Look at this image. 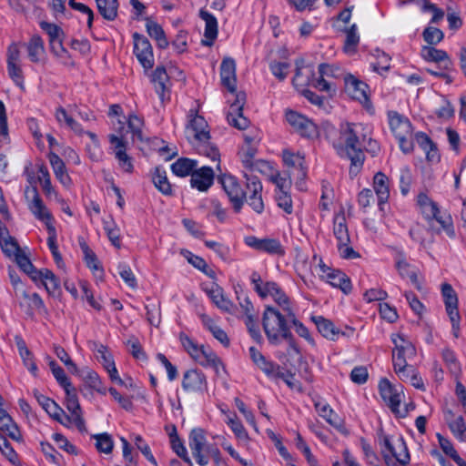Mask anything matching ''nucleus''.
<instances>
[{"instance_id": "obj_48", "label": "nucleus", "mask_w": 466, "mask_h": 466, "mask_svg": "<svg viewBox=\"0 0 466 466\" xmlns=\"http://www.w3.org/2000/svg\"><path fill=\"white\" fill-rule=\"evenodd\" d=\"M312 320L314 321L318 328V330L323 337L331 340L335 339V338L339 334V330L336 329L334 324L330 320L321 316L313 317Z\"/></svg>"}, {"instance_id": "obj_34", "label": "nucleus", "mask_w": 466, "mask_h": 466, "mask_svg": "<svg viewBox=\"0 0 466 466\" xmlns=\"http://www.w3.org/2000/svg\"><path fill=\"white\" fill-rule=\"evenodd\" d=\"M448 427L453 436L460 441H466V422L462 416H456L451 410L445 416Z\"/></svg>"}, {"instance_id": "obj_28", "label": "nucleus", "mask_w": 466, "mask_h": 466, "mask_svg": "<svg viewBox=\"0 0 466 466\" xmlns=\"http://www.w3.org/2000/svg\"><path fill=\"white\" fill-rule=\"evenodd\" d=\"M199 16L205 22L204 38L201 40V44L206 46H211L218 36L217 18L205 10H200Z\"/></svg>"}, {"instance_id": "obj_53", "label": "nucleus", "mask_w": 466, "mask_h": 466, "mask_svg": "<svg viewBox=\"0 0 466 466\" xmlns=\"http://www.w3.org/2000/svg\"><path fill=\"white\" fill-rule=\"evenodd\" d=\"M360 36L357 33V26L356 25H352L347 31H346V39L344 43V51L346 53H353L356 50V47L359 44Z\"/></svg>"}, {"instance_id": "obj_62", "label": "nucleus", "mask_w": 466, "mask_h": 466, "mask_svg": "<svg viewBox=\"0 0 466 466\" xmlns=\"http://www.w3.org/2000/svg\"><path fill=\"white\" fill-rule=\"evenodd\" d=\"M180 341L185 349V350L190 355V357L194 360L198 357V353L201 352L203 349L202 346H198L193 339H191L187 335L181 334L180 335Z\"/></svg>"}, {"instance_id": "obj_49", "label": "nucleus", "mask_w": 466, "mask_h": 466, "mask_svg": "<svg viewBox=\"0 0 466 466\" xmlns=\"http://www.w3.org/2000/svg\"><path fill=\"white\" fill-rule=\"evenodd\" d=\"M197 162L189 158H179L171 165L172 172L178 177H187L194 172Z\"/></svg>"}, {"instance_id": "obj_37", "label": "nucleus", "mask_w": 466, "mask_h": 466, "mask_svg": "<svg viewBox=\"0 0 466 466\" xmlns=\"http://www.w3.org/2000/svg\"><path fill=\"white\" fill-rule=\"evenodd\" d=\"M55 117L60 127L69 128L77 135H82L84 133V129L81 125L76 122L69 112L63 106L56 107Z\"/></svg>"}, {"instance_id": "obj_43", "label": "nucleus", "mask_w": 466, "mask_h": 466, "mask_svg": "<svg viewBox=\"0 0 466 466\" xmlns=\"http://www.w3.org/2000/svg\"><path fill=\"white\" fill-rule=\"evenodd\" d=\"M325 280L332 287L341 289L345 294L351 291V282L348 276L339 269H333Z\"/></svg>"}, {"instance_id": "obj_15", "label": "nucleus", "mask_w": 466, "mask_h": 466, "mask_svg": "<svg viewBox=\"0 0 466 466\" xmlns=\"http://www.w3.org/2000/svg\"><path fill=\"white\" fill-rule=\"evenodd\" d=\"M224 191L233 205L234 210L238 213L244 204V190L241 188L238 179L228 174L221 175L218 177Z\"/></svg>"}, {"instance_id": "obj_10", "label": "nucleus", "mask_w": 466, "mask_h": 466, "mask_svg": "<svg viewBox=\"0 0 466 466\" xmlns=\"http://www.w3.org/2000/svg\"><path fill=\"white\" fill-rule=\"evenodd\" d=\"M282 158L285 166L289 168V176L292 177L296 180L297 186L302 188L308 170L304 156L285 149L282 152Z\"/></svg>"}, {"instance_id": "obj_3", "label": "nucleus", "mask_w": 466, "mask_h": 466, "mask_svg": "<svg viewBox=\"0 0 466 466\" xmlns=\"http://www.w3.org/2000/svg\"><path fill=\"white\" fill-rule=\"evenodd\" d=\"M186 137L199 154L209 157L214 162L217 161V167L219 169V153L218 148L209 142V131L204 117L195 115L190 119L186 127Z\"/></svg>"}, {"instance_id": "obj_7", "label": "nucleus", "mask_w": 466, "mask_h": 466, "mask_svg": "<svg viewBox=\"0 0 466 466\" xmlns=\"http://www.w3.org/2000/svg\"><path fill=\"white\" fill-rule=\"evenodd\" d=\"M417 205L426 219L435 218L450 238L455 237L452 219L450 216H440L438 205L432 201L425 193H420L417 197Z\"/></svg>"}, {"instance_id": "obj_56", "label": "nucleus", "mask_w": 466, "mask_h": 466, "mask_svg": "<svg viewBox=\"0 0 466 466\" xmlns=\"http://www.w3.org/2000/svg\"><path fill=\"white\" fill-rule=\"evenodd\" d=\"M260 251L281 256L285 253L280 242L275 238H262Z\"/></svg>"}, {"instance_id": "obj_45", "label": "nucleus", "mask_w": 466, "mask_h": 466, "mask_svg": "<svg viewBox=\"0 0 466 466\" xmlns=\"http://www.w3.org/2000/svg\"><path fill=\"white\" fill-rule=\"evenodd\" d=\"M201 320L203 325L212 333L215 339H217L223 346H229V339L227 333L216 324V322L208 315H201Z\"/></svg>"}, {"instance_id": "obj_64", "label": "nucleus", "mask_w": 466, "mask_h": 466, "mask_svg": "<svg viewBox=\"0 0 466 466\" xmlns=\"http://www.w3.org/2000/svg\"><path fill=\"white\" fill-rule=\"evenodd\" d=\"M0 247L8 258H14L22 251L15 238L1 240Z\"/></svg>"}, {"instance_id": "obj_24", "label": "nucleus", "mask_w": 466, "mask_h": 466, "mask_svg": "<svg viewBox=\"0 0 466 466\" xmlns=\"http://www.w3.org/2000/svg\"><path fill=\"white\" fill-rule=\"evenodd\" d=\"M206 292L212 302L222 311L232 313L235 308L233 302L225 295L224 289L218 284L213 283L206 289Z\"/></svg>"}, {"instance_id": "obj_46", "label": "nucleus", "mask_w": 466, "mask_h": 466, "mask_svg": "<svg viewBox=\"0 0 466 466\" xmlns=\"http://www.w3.org/2000/svg\"><path fill=\"white\" fill-rule=\"evenodd\" d=\"M28 57L34 63H38L45 54V46L42 38L35 35L31 37L26 46Z\"/></svg>"}, {"instance_id": "obj_30", "label": "nucleus", "mask_w": 466, "mask_h": 466, "mask_svg": "<svg viewBox=\"0 0 466 466\" xmlns=\"http://www.w3.org/2000/svg\"><path fill=\"white\" fill-rule=\"evenodd\" d=\"M373 189L377 195L378 206L382 209V206L388 202L390 198V181L385 174L378 172L374 176Z\"/></svg>"}, {"instance_id": "obj_55", "label": "nucleus", "mask_w": 466, "mask_h": 466, "mask_svg": "<svg viewBox=\"0 0 466 466\" xmlns=\"http://www.w3.org/2000/svg\"><path fill=\"white\" fill-rule=\"evenodd\" d=\"M424 41L429 46L438 45L442 41L444 34L441 30L434 26H427L422 33Z\"/></svg>"}, {"instance_id": "obj_27", "label": "nucleus", "mask_w": 466, "mask_h": 466, "mask_svg": "<svg viewBox=\"0 0 466 466\" xmlns=\"http://www.w3.org/2000/svg\"><path fill=\"white\" fill-rule=\"evenodd\" d=\"M222 85L231 93L236 91V63L232 58L223 59L220 66Z\"/></svg>"}, {"instance_id": "obj_44", "label": "nucleus", "mask_w": 466, "mask_h": 466, "mask_svg": "<svg viewBox=\"0 0 466 466\" xmlns=\"http://www.w3.org/2000/svg\"><path fill=\"white\" fill-rule=\"evenodd\" d=\"M96 8L102 17L107 21H114L117 17L119 3L117 0H95Z\"/></svg>"}, {"instance_id": "obj_23", "label": "nucleus", "mask_w": 466, "mask_h": 466, "mask_svg": "<svg viewBox=\"0 0 466 466\" xmlns=\"http://www.w3.org/2000/svg\"><path fill=\"white\" fill-rule=\"evenodd\" d=\"M203 367H210L217 376L221 377L226 373L224 364L220 358L209 348L203 347L195 360Z\"/></svg>"}, {"instance_id": "obj_5", "label": "nucleus", "mask_w": 466, "mask_h": 466, "mask_svg": "<svg viewBox=\"0 0 466 466\" xmlns=\"http://www.w3.org/2000/svg\"><path fill=\"white\" fill-rule=\"evenodd\" d=\"M255 291L259 297L265 299L270 297L279 306V309L289 318H294V310L289 298L279 285L274 281H263L260 275L254 271L250 276Z\"/></svg>"}, {"instance_id": "obj_59", "label": "nucleus", "mask_w": 466, "mask_h": 466, "mask_svg": "<svg viewBox=\"0 0 466 466\" xmlns=\"http://www.w3.org/2000/svg\"><path fill=\"white\" fill-rule=\"evenodd\" d=\"M442 359L446 363L447 367L449 368L450 371L453 375L458 376L461 372V367L460 363L456 359L455 353L450 349H445L442 351Z\"/></svg>"}, {"instance_id": "obj_42", "label": "nucleus", "mask_w": 466, "mask_h": 466, "mask_svg": "<svg viewBox=\"0 0 466 466\" xmlns=\"http://www.w3.org/2000/svg\"><path fill=\"white\" fill-rule=\"evenodd\" d=\"M48 158L56 177L63 186L69 187L71 185V178L67 174L64 161L55 153H50Z\"/></svg>"}, {"instance_id": "obj_41", "label": "nucleus", "mask_w": 466, "mask_h": 466, "mask_svg": "<svg viewBox=\"0 0 466 466\" xmlns=\"http://www.w3.org/2000/svg\"><path fill=\"white\" fill-rule=\"evenodd\" d=\"M227 119L232 127L244 130L248 127L249 121L242 114V106L238 101L230 106Z\"/></svg>"}, {"instance_id": "obj_29", "label": "nucleus", "mask_w": 466, "mask_h": 466, "mask_svg": "<svg viewBox=\"0 0 466 466\" xmlns=\"http://www.w3.org/2000/svg\"><path fill=\"white\" fill-rule=\"evenodd\" d=\"M213 169L208 167H203L191 174L190 183L192 187L199 191H206L213 184Z\"/></svg>"}, {"instance_id": "obj_16", "label": "nucleus", "mask_w": 466, "mask_h": 466, "mask_svg": "<svg viewBox=\"0 0 466 466\" xmlns=\"http://www.w3.org/2000/svg\"><path fill=\"white\" fill-rule=\"evenodd\" d=\"M134 54L145 70L153 67L155 60L153 49L148 39L138 33L133 34Z\"/></svg>"}, {"instance_id": "obj_60", "label": "nucleus", "mask_w": 466, "mask_h": 466, "mask_svg": "<svg viewBox=\"0 0 466 466\" xmlns=\"http://www.w3.org/2000/svg\"><path fill=\"white\" fill-rule=\"evenodd\" d=\"M104 229L112 245H114L116 248H120L121 241L119 228L116 226V224L113 221H104Z\"/></svg>"}, {"instance_id": "obj_47", "label": "nucleus", "mask_w": 466, "mask_h": 466, "mask_svg": "<svg viewBox=\"0 0 466 466\" xmlns=\"http://www.w3.org/2000/svg\"><path fill=\"white\" fill-rule=\"evenodd\" d=\"M152 181L155 187L164 195L170 196L172 194V187L167 179V172L160 168L156 167L152 174Z\"/></svg>"}, {"instance_id": "obj_11", "label": "nucleus", "mask_w": 466, "mask_h": 466, "mask_svg": "<svg viewBox=\"0 0 466 466\" xmlns=\"http://www.w3.org/2000/svg\"><path fill=\"white\" fill-rule=\"evenodd\" d=\"M188 445L197 463L200 466L208 464V448L214 447L207 443L205 431L200 428L193 429L188 436Z\"/></svg>"}, {"instance_id": "obj_13", "label": "nucleus", "mask_w": 466, "mask_h": 466, "mask_svg": "<svg viewBox=\"0 0 466 466\" xmlns=\"http://www.w3.org/2000/svg\"><path fill=\"white\" fill-rule=\"evenodd\" d=\"M245 177L246 190L244 191V199H246L255 212L260 214L264 210L262 184L255 176L245 174Z\"/></svg>"}, {"instance_id": "obj_61", "label": "nucleus", "mask_w": 466, "mask_h": 466, "mask_svg": "<svg viewBox=\"0 0 466 466\" xmlns=\"http://www.w3.org/2000/svg\"><path fill=\"white\" fill-rule=\"evenodd\" d=\"M420 9L423 13L430 12L432 14V17L431 19V24H437L444 17V11L439 8L436 5L431 3L429 0L427 2H423Z\"/></svg>"}, {"instance_id": "obj_35", "label": "nucleus", "mask_w": 466, "mask_h": 466, "mask_svg": "<svg viewBox=\"0 0 466 466\" xmlns=\"http://www.w3.org/2000/svg\"><path fill=\"white\" fill-rule=\"evenodd\" d=\"M314 407L318 414L329 424L339 429L342 426L341 420L331 407L323 400H314Z\"/></svg>"}, {"instance_id": "obj_17", "label": "nucleus", "mask_w": 466, "mask_h": 466, "mask_svg": "<svg viewBox=\"0 0 466 466\" xmlns=\"http://www.w3.org/2000/svg\"><path fill=\"white\" fill-rule=\"evenodd\" d=\"M32 192L33 197L28 203V208L37 220L43 222L46 225V230L49 232V227L55 228L54 217L43 202L35 187L32 188Z\"/></svg>"}, {"instance_id": "obj_32", "label": "nucleus", "mask_w": 466, "mask_h": 466, "mask_svg": "<svg viewBox=\"0 0 466 466\" xmlns=\"http://www.w3.org/2000/svg\"><path fill=\"white\" fill-rule=\"evenodd\" d=\"M20 299V306L27 307L29 315H33V310L46 311L45 303L37 293H28L25 289H18Z\"/></svg>"}, {"instance_id": "obj_19", "label": "nucleus", "mask_w": 466, "mask_h": 466, "mask_svg": "<svg viewBox=\"0 0 466 466\" xmlns=\"http://www.w3.org/2000/svg\"><path fill=\"white\" fill-rule=\"evenodd\" d=\"M182 388L187 392H203L208 389L207 378L198 370H188L183 375Z\"/></svg>"}, {"instance_id": "obj_26", "label": "nucleus", "mask_w": 466, "mask_h": 466, "mask_svg": "<svg viewBox=\"0 0 466 466\" xmlns=\"http://www.w3.org/2000/svg\"><path fill=\"white\" fill-rule=\"evenodd\" d=\"M249 357L254 365L264 372L268 378L278 374L279 365L268 360L257 348L250 347Z\"/></svg>"}, {"instance_id": "obj_8", "label": "nucleus", "mask_w": 466, "mask_h": 466, "mask_svg": "<svg viewBox=\"0 0 466 466\" xmlns=\"http://www.w3.org/2000/svg\"><path fill=\"white\" fill-rule=\"evenodd\" d=\"M333 234L337 239V247L343 258H356L360 255L350 247V238L343 212L333 218Z\"/></svg>"}, {"instance_id": "obj_9", "label": "nucleus", "mask_w": 466, "mask_h": 466, "mask_svg": "<svg viewBox=\"0 0 466 466\" xmlns=\"http://www.w3.org/2000/svg\"><path fill=\"white\" fill-rule=\"evenodd\" d=\"M119 135H108L110 149L117 160L118 167L126 173H132L134 170L133 159L127 153V141L121 134V130L124 128L123 123L119 121Z\"/></svg>"}, {"instance_id": "obj_31", "label": "nucleus", "mask_w": 466, "mask_h": 466, "mask_svg": "<svg viewBox=\"0 0 466 466\" xmlns=\"http://www.w3.org/2000/svg\"><path fill=\"white\" fill-rule=\"evenodd\" d=\"M66 392L65 405L69 412H74L75 420L78 425L83 427V411L79 404L77 392L76 388L72 385L64 389Z\"/></svg>"}, {"instance_id": "obj_33", "label": "nucleus", "mask_w": 466, "mask_h": 466, "mask_svg": "<svg viewBox=\"0 0 466 466\" xmlns=\"http://www.w3.org/2000/svg\"><path fill=\"white\" fill-rule=\"evenodd\" d=\"M420 56L427 62L444 63L445 69H449L452 65L447 52L441 49H437L433 46H422Z\"/></svg>"}, {"instance_id": "obj_18", "label": "nucleus", "mask_w": 466, "mask_h": 466, "mask_svg": "<svg viewBox=\"0 0 466 466\" xmlns=\"http://www.w3.org/2000/svg\"><path fill=\"white\" fill-rule=\"evenodd\" d=\"M379 390L383 400L390 406V410L400 416H404L400 410L402 400L401 392L398 391L387 379H381L379 383Z\"/></svg>"}, {"instance_id": "obj_14", "label": "nucleus", "mask_w": 466, "mask_h": 466, "mask_svg": "<svg viewBox=\"0 0 466 466\" xmlns=\"http://www.w3.org/2000/svg\"><path fill=\"white\" fill-rule=\"evenodd\" d=\"M286 120L292 127L295 132L301 137L314 138L318 137L317 126L307 116L294 110L286 111Z\"/></svg>"}, {"instance_id": "obj_4", "label": "nucleus", "mask_w": 466, "mask_h": 466, "mask_svg": "<svg viewBox=\"0 0 466 466\" xmlns=\"http://www.w3.org/2000/svg\"><path fill=\"white\" fill-rule=\"evenodd\" d=\"M319 73V78L312 77L309 79V77L313 76V71L310 67L298 68L293 78V84L296 86L309 85L320 91L328 92L331 88V83L327 78L344 79V76H347L339 66L329 64H320Z\"/></svg>"}, {"instance_id": "obj_2", "label": "nucleus", "mask_w": 466, "mask_h": 466, "mask_svg": "<svg viewBox=\"0 0 466 466\" xmlns=\"http://www.w3.org/2000/svg\"><path fill=\"white\" fill-rule=\"evenodd\" d=\"M290 319L278 308L267 306L262 315V327L268 343L279 346L283 341L293 344V336L289 327Z\"/></svg>"}, {"instance_id": "obj_36", "label": "nucleus", "mask_w": 466, "mask_h": 466, "mask_svg": "<svg viewBox=\"0 0 466 466\" xmlns=\"http://www.w3.org/2000/svg\"><path fill=\"white\" fill-rule=\"evenodd\" d=\"M0 431L14 441H19L22 440V435L16 423L4 409H0Z\"/></svg>"}, {"instance_id": "obj_22", "label": "nucleus", "mask_w": 466, "mask_h": 466, "mask_svg": "<svg viewBox=\"0 0 466 466\" xmlns=\"http://www.w3.org/2000/svg\"><path fill=\"white\" fill-rule=\"evenodd\" d=\"M151 82L161 102L169 99V77L164 66H157L152 72Z\"/></svg>"}, {"instance_id": "obj_50", "label": "nucleus", "mask_w": 466, "mask_h": 466, "mask_svg": "<svg viewBox=\"0 0 466 466\" xmlns=\"http://www.w3.org/2000/svg\"><path fill=\"white\" fill-rule=\"evenodd\" d=\"M15 258V262L19 266V268L27 274L33 281H35L36 276L39 274V270H37L34 265L32 264L29 258L21 251Z\"/></svg>"}, {"instance_id": "obj_58", "label": "nucleus", "mask_w": 466, "mask_h": 466, "mask_svg": "<svg viewBox=\"0 0 466 466\" xmlns=\"http://www.w3.org/2000/svg\"><path fill=\"white\" fill-rule=\"evenodd\" d=\"M275 198L278 206L287 214H291L293 212L292 199L287 190H277Z\"/></svg>"}, {"instance_id": "obj_12", "label": "nucleus", "mask_w": 466, "mask_h": 466, "mask_svg": "<svg viewBox=\"0 0 466 466\" xmlns=\"http://www.w3.org/2000/svg\"><path fill=\"white\" fill-rule=\"evenodd\" d=\"M391 341L394 344V348L392 350L393 365L400 366L415 357V346L403 334H392Z\"/></svg>"}, {"instance_id": "obj_40", "label": "nucleus", "mask_w": 466, "mask_h": 466, "mask_svg": "<svg viewBox=\"0 0 466 466\" xmlns=\"http://www.w3.org/2000/svg\"><path fill=\"white\" fill-rule=\"evenodd\" d=\"M146 29L149 36L157 42L159 48L165 49L168 46V40L158 23L147 17L146 18Z\"/></svg>"}, {"instance_id": "obj_57", "label": "nucleus", "mask_w": 466, "mask_h": 466, "mask_svg": "<svg viewBox=\"0 0 466 466\" xmlns=\"http://www.w3.org/2000/svg\"><path fill=\"white\" fill-rule=\"evenodd\" d=\"M47 238V245L48 248L54 257L56 263L60 267L63 264V259L61 254L58 251V247L56 244V228L49 227V232Z\"/></svg>"}, {"instance_id": "obj_39", "label": "nucleus", "mask_w": 466, "mask_h": 466, "mask_svg": "<svg viewBox=\"0 0 466 466\" xmlns=\"http://www.w3.org/2000/svg\"><path fill=\"white\" fill-rule=\"evenodd\" d=\"M257 154V148L254 146L247 147L242 149L240 157L243 166L250 171H260L264 167H268V163L263 160H256L255 156Z\"/></svg>"}, {"instance_id": "obj_54", "label": "nucleus", "mask_w": 466, "mask_h": 466, "mask_svg": "<svg viewBox=\"0 0 466 466\" xmlns=\"http://www.w3.org/2000/svg\"><path fill=\"white\" fill-rule=\"evenodd\" d=\"M226 423L234 432L235 436L239 440H248V434L242 425L241 421L238 419L236 415L228 416L226 420Z\"/></svg>"}, {"instance_id": "obj_21", "label": "nucleus", "mask_w": 466, "mask_h": 466, "mask_svg": "<svg viewBox=\"0 0 466 466\" xmlns=\"http://www.w3.org/2000/svg\"><path fill=\"white\" fill-rule=\"evenodd\" d=\"M345 91L346 93L355 100L360 103L369 102L368 96V86L357 79L352 75H347L344 76Z\"/></svg>"}, {"instance_id": "obj_6", "label": "nucleus", "mask_w": 466, "mask_h": 466, "mask_svg": "<svg viewBox=\"0 0 466 466\" xmlns=\"http://www.w3.org/2000/svg\"><path fill=\"white\" fill-rule=\"evenodd\" d=\"M388 119L390 131L398 139L402 152L410 153L413 150V141L412 126L409 118L396 111H390Z\"/></svg>"}, {"instance_id": "obj_51", "label": "nucleus", "mask_w": 466, "mask_h": 466, "mask_svg": "<svg viewBox=\"0 0 466 466\" xmlns=\"http://www.w3.org/2000/svg\"><path fill=\"white\" fill-rule=\"evenodd\" d=\"M93 438L96 440V448L99 452L110 454L114 448V441L110 434L99 433L95 434Z\"/></svg>"}, {"instance_id": "obj_52", "label": "nucleus", "mask_w": 466, "mask_h": 466, "mask_svg": "<svg viewBox=\"0 0 466 466\" xmlns=\"http://www.w3.org/2000/svg\"><path fill=\"white\" fill-rule=\"evenodd\" d=\"M51 52L65 65L73 64L68 51L64 47L62 37L49 42Z\"/></svg>"}, {"instance_id": "obj_25", "label": "nucleus", "mask_w": 466, "mask_h": 466, "mask_svg": "<svg viewBox=\"0 0 466 466\" xmlns=\"http://www.w3.org/2000/svg\"><path fill=\"white\" fill-rule=\"evenodd\" d=\"M396 268L402 279L408 278L418 290L422 289V284L419 279V269L410 265L401 255L396 259Z\"/></svg>"}, {"instance_id": "obj_63", "label": "nucleus", "mask_w": 466, "mask_h": 466, "mask_svg": "<svg viewBox=\"0 0 466 466\" xmlns=\"http://www.w3.org/2000/svg\"><path fill=\"white\" fill-rule=\"evenodd\" d=\"M95 350L96 353V358L99 360V362L102 363L104 368H108L109 366H112L115 361L113 360L112 355L108 352L107 348L104 346L103 344H96L95 343Z\"/></svg>"}, {"instance_id": "obj_20", "label": "nucleus", "mask_w": 466, "mask_h": 466, "mask_svg": "<svg viewBox=\"0 0 466 466\" xmlns=\"http://www.w3.org/2000/svg\"><path fill=\"white\" fill-rule=\"evenodd\" d=\"M383 444L386 451L390 453L400 465L406 466L410 463V453L402 438H398L395 441H391V440L386 436L383 438Z\"/></svg>"}, {"instance_id": "obj_38", "label": "nucleus", "mask_w": 466, "mask_h": 466, "mask_svg": "<svg viewBox=\"0 0 466 466\" xmlns=\"http://www.w3.org/2000/svg\"><path fill=\"white\" fill-rule=\"evenodd\" d=\"M37 281H41L49 295L56 296L60 292V282L58 279L47 268L39 270V274L36 276L35 282Z\"/></svg>"}, {"instance_id": "obj_1", "label": "nucleus", "mask_w": 466, "mask_h": 466, "mask_svg": "<svg viewBox=\"0 0 466 466\" xmlns=\"http://www.w3.org/2000/svg\"><path fill=\"white\" fill-rule=\"evenodd\" d=\"M371 135L370 126L345 122L339 127V139L334 147L341 157L350 160V174L356 176L362 168L365 156L362 146Z\"/></svg>"}]
</instances>
